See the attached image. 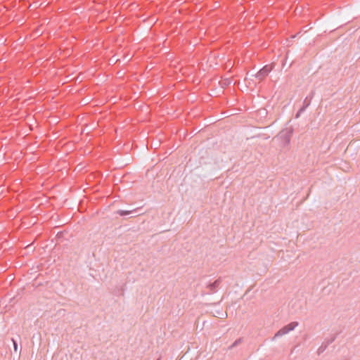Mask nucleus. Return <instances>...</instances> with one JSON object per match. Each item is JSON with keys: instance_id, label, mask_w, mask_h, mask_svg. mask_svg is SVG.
I'll use <instances>...</instances> for the list:
<instances>
[{"instance_id": "nucleus-7", "label": "nucleus", "mask_w": 360, "mask_h": 360, "mask_svg": "<svg viewBox=\"0 0 360 360\" xmlns=\"http://www.w3.org/2000/svg\"><path fill=\"white\" fill-rule=\"evenodd\" d=\"M308 98L307 97L303 102V106L307 109L308 106L310 105V100L307 101Z\"/></svg>"}, {"instance_id": "nucleus-4", "label": "nucleus", "mask_w": 360, "mask_h": 360, "mask_svg": "<svg viewBox=\"0 0 360 360\" xmlns=\"http://www.w3.org/2000/svg\"><path fill=\"white\" fill-rule=\"evenodd\" d=\"M219 282L220 281L219 280H216L214 282L210 283L209 285V288L210 289L211 291H215L216 288L218 287L219 284Z\"/></svg>"}, {"instance_id": "nucleus-11", "label": "nucleus", "mask_w": 360, "mask_h": 360, "mask_svg": "<svg viewBox=\"0 0 360 360\" xmlns=\"http://www.w3.org/2000/svg\"><path fill=\"white\" fill-rule=\"evenodd\" d=\"M305 110H306V108H305L303 105H302V108H300L299 109V110H300L302 113L303 112H304V111H305Z\"/></svg>"}, {"instance_id": "nucleus-3", "label": "nucleus", "mask_w": 360, "mask_h": 360, "mask_svg": "<svg viewBox=\"0 0 360 360\" xmlns=\"http://www.w3.org/2000/svg\"><path fill=\"white\" fill-rule=\"evenodd\" d=\"M136 212V210L134 209V210H118L116 213L117 214H119L120 216L121 217H124V216H127V215H129L132 213H134Z\"/></svg>"}, {"instance_id": "nucleus-1", "label": "nucleus", "mask_w": 360, "mask_h": 360, "mask_svg": "<svg viewBox=\"0 0 360 360\" xmlns=\"http://www.w3.org/2000/svg\"><path fill=\"white\" fill-rule=\"evenodd\" d=\"M298 326V323L296 321H292L286 326L282 327L279 330L276 332L274 336L272 338V340H275L276 339L282 337L283 335L288 334L290 331L293 330Z\"/></svg>"}, {"instance_id": "nucleus-5", "label": "nucleus", "mask_w": 360, "mask_h": 360, "mask_svg": "<svg viewBox=\"0 0 360 360\" xmlns=\"http://www.w3.org/2000/svg\"><path fill=\"white\" fill-rule=\"evenodd\" d=\"M328 345L325 342H323L321 344V346L319 347V349H318V351H317L318 354H321V353H323V352L326 349V348L328 347Z\"/></svg>"}, {"instance_id": "nucleus-9", "label": "nucleus", "mask_w": 360, "mask_h": 360, "mask_svg": "<svg viewBox=\"0 0 360 360\" xmlns=\"http://www.w3.org/2000/svg\"><path fill=\"white\" fill-rule=\"evenodd\" d=\"M12 342L13 343V349H14V351L15 352H17V349H18V343L17 342L14 340V339H12Z\"/></svg>"}, {"instance_id": "nucleus-2", "label": "nucleus", "mask_w": 360, "mask_h": 360, "mask_svg": "<svg viewBox=\"0 0 360 360\" xmlns=\"http://www.w3.org/2000/svg\"><path fill=\"white\" fill-rule=\"evenodd\" d=\"M271 70L272 68L270 66L264 65L255 74V77L259 80H262Z\"/></svg>"}, {"instance_id": "nucleus-8", "label": "nucleus", "mask_w": 360, "mask_h": 360, "mask_svg": "<svg viewBox=\"0 0 360 360\" xmlns=\"http://www.w3.org/2000/svg\"><path fill=\"white\" fill-rule=\"evenodd\" d=\"M336 337L335 336H333L332 338H330V339H328L326 340V341H324L328 345H330L331 343H333L335 340Z\"/></svg>"}, {"instance_id": "nucleus-10", "label": "nucleus", "mask_w": 360, "mask_h": 360, "mask_svg": "<svg viewBox=\"0 0 360 360\" xmlns=\"http://www.w3.org/2000/svg\"><path fill=\"white\" fill-rule=\"evenodd\" d=\"M302 112L298 110L295 115V118H298L301 115Z\"/></svg>"}, {"instance_id": "nucleus-6", "label": "nucleus", "mask_w": 360, "mask_h": 360, "mask_svg": "<svg viewBox=\"0 0 360 360\" xmlns=\"http://www.w3.org/2000/svg\"><path fill=\"white\" fill-rule=\"evenodd\" d=\"M241 340H242L241 338H238L236 340H235V342L232 345H230L229 349H232L234 347L237 346L238 344H240L241 342Z\"/></svg>"}]
</instances>
